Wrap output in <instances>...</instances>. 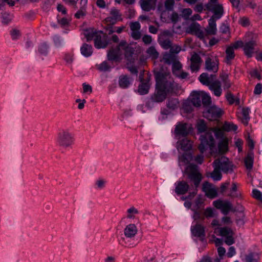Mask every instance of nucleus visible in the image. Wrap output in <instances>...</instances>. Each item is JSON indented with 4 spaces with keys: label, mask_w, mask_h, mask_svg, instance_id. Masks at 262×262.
<instances>
[{
    "label": "nucleus",
    "mask_w": 262,
    "mask_h": 262,
    "mask_svg": "<svg viewBox=\"0 0 262 262\" xmlns=\"http://www.w3.org/2000/svg\"><path fill=\"white\" fill-rule=\"evenodd\" d=\"M219 61L216 57H208L205 60V69L209 72L216 73L219 70Z\"/></svg>",
    "instance_id": "obj_12"
},
{
    "label": "nucleus",
    "mask_w": 262,
    "mask_h": 262,
    "mask_svg": "<svg viewBox=\"0 0 262 262\" xmlns=\"http://www.w3.org/2000/svg\"><path fill=\"white\" fill-rule=\"evenodd\" d=\"M181 63L178 60L176 62H174L173 64H172V70L173 74H176V72L178 71H179L182 68Z\"/></svg>",
    "instance_id": "obj_57"
},
{
    "label": "nucleus",
    "mask_w": 262,
    "mask_h": 262,
    "mask_svg": "<svg viewBox=\"0 0 262 262\" xmlns=\"http://www.w3.org/2000/svg\"><path fill=\"white\" fill-rule=\"evenodd\" d=\"M196 128L199 133H204L205 131H207V127L203 120H201L198 123Z\"/></svg>",
    "instance_id": "obj_49"
},
{
    "label": "nucleus",
    "mask_w": 262,
    "mask_h": 262,
    "mask_svg": "<svg viewBox=\"0 0 262 262\" xmlns=\"http://www.w3.org/2000/svg\"><path fill=\"white\" fill-rule=\"evenodd\" d=\"M215 232H219L220 235L225 237L232 234L231 229L228 227L217 228L215 230Z\"/></svg>",
    "instance_id": "obj_37"
},
{
    "label": "nucleus",
    "mask_w": 262,
    "mask_h": 262,
    "mask_svg": "<svg viewBox=\"0 0 262 262\" xmlns=\"http://www.w3.org/2000/svg\"><path fill=\"white\" fill-rule=\"evenodd\" d=\"M218 0H210L205 5L206 10L212 12L213 14L211 17L216 19H220L224 14L223 7L217 3Z\"/></svg>",
    "instance_id": "obj_4"
},
{
    "label": "nucleus",
    "mask_w": 262,
    "mask_h": 262,
    "mask_svg": "<svg viewBox=\"0 0 262 262\" xmlns=\"http://www.w3.org/2000/svg\"><path fill=\"white\" fill-rule=\"evenodd\" d=\"M229 139L225 138L223 140H219L217 144L219 152L221 154H224L229 150Z\"/></svg>",
    "instance_id": "obj_24"
},
{
    "label": "nucleus",
    "mask_w": 262,
    "mask_h": 262,
    "mask_svg": "<svg viewBox=\"0 0 262 262\" xmlns=\"http://www.w3.org/2000/svg\"><path fill=\"white\" fill-rule=\"evenodd\" d=\"M244 44V43H243V42L242 41L238 40V41H236L234 42V43L231 44V45L229 46V47H232L233 49L234 50H235L237 49L238 48H241V47L243 48Z\"/></svg>",
    "instance_id": "obj_61"
},
{
    "label": "nucleus",
    "mask_w": 262,
    "mask_h": 262,
    "mask_svg": "<svg viewBox=\"0 0 262 262\" xmlns=\"http://www.w3.org/2000/svg\"><path fill=\"white\" fill-rule=\"evenodd\" d=\"M192 234L196 237L204 238L205 234V228L201 224H197L191 228Z\"/></svg>",
    "instance_id": "obj_22"
},
{
    "label": "nucleus",
    "mask_w": 262,
    "mask_h": 262,
    "mask_svg": "<svg viewBox=\"0 0 262 262\" xmlns=\"http://www.w3.org/2000/svg\"><path fill=\"white\" fill-rule=\"evenodd\" d=\"M139 79L141 83L138 86V92L140 95H145L148 93L150 88L149 81H143V77L141 75L139 76Z\"/></svg>",
    "instance_id": "obj_29"
},
{
    "label": "nucleus",
    "mask_w": 262,
    "mask_h": 262,
    "mask_svg": "<svg viewBox=\"0 0 262 262\" xmlns=\"http://www.w3.org/2000/svg\"><path fill=\"white\" fill-rule=\"evenodd\" d=\"M187 34L195 35L199 38L203 37V31L201 30L200 25L196 22H192L185 29Z\"/></svg>",
    "instance_id": "obj_16"
},
{
    "label": "nucleus",
    "mask_w": 262,
    "mask_h": 262,
    "mask_svg": "<svg viewBox=\"0 0 262 262\" xmlns=\"http://www.w3.org/2000/svg\"><path fill=\"white\" fill-rule=\"evenodd\" d=\"M258 45L259 43L256 39H253L246 42L243 46V51L245 55L248 58L252 57L254 53H257Z\"/></svg>",
    "instance_id": "obj_8"
},
{
    "label": "nucleus",
    "mask_w": 262,
    "mask_h": 262,
    "mask_svg": "<svg viewBox=\"0 0 262 262\" xmlns=\"http://www.w3.org/2000/svg\"><path fill=\"white\" fill-rule=\"evenodd\" d=\"M157 0H140V5L141 9L146 12L155 9Z\"/></svg>",
    "instance_id": "obj_21"
},
{
    "label": "nucleus",
    "mask_w": 262,
    "mask_h": 262,
    "mask_svg": "<svg viewBox=\"0 0 262 262\" xmlns=\"http://www.w3.org/2000/svg\"><path fill=\"white\" fill-rule=\"evenodd\" d=\"M148 55L152 59H157L159 56V53L155 48L153 46L150 47L146 51Z\"/></svg>",
    "instance_id": "obj_46"
},
{
    "label": "nucleus",
    "mask_w": 262,
    "mask_h": 262,
    "mask_svg": "<svg viewBox=\"0 0 262 262\" xmlns=\"http://www.w3.org/2000/svg\"><path fill=\"white\" fill-rule=\"evenodd\" d=\"M124 51L125 58L128 61L127 64L134 63L137 57L134 55V49L133 47L129 46L126 41V44L122 48V51Z\"/></svg>",
    "instance_id": "obj_18"
},
{
    "label": "nucleus",
    "mask_w": 262,
    "mask_h": 262,
    "mask_svg": "<svg viewBox=\"0 0 262 262\" xmlns=\"http://www.w3.org/2000/svg\"><path fill=\"white\" fill-rule=\"evenodd\" d=\"M99 33V32H96L93 30H87L84 32V35L87 39V41H90L92 39L95 41V38Z\"/></svg>",
    "instance_id": "obj_39"
},
{
    "label": "nucleus",
    "mask_w": 262,
    "mask_h": 262,
    "mask_svg": "<svg viewBox=\"0 0 262 262\" xmlns=\"http://www.w3.org/2000/svg\"><path fill=\"white\" fill-rule=\"evenodd\" d=\"M137 232V229L135 224H129L124 229V234L127 237L131 238L134 237Z\"/></svg>",
    "instance_id": "obj_34"
},
{
    "label": "nucleus",
    "mask_w": 262,
    "mask_h": 262,
    "mask_svg": "<svg viewBox=\"0 0 262 262\" xmlns=\"http://www.w3.org/2000/svg\"><path fill=\"white\" fill-rule=\"evenodd\" d=\"M189 124L184 122H179L176 125L174 133L177 136L186 137L191 131Z\"/></svg>",
    "instance_id": "obj_14"
},
{
    "label": "nucleus",
    "mask_w": 262,
    "mask_h": 262,
    "mask_svg": "<svg viewBox=\"0 0 262 262\" xmlns=\"http://www.w3.org/2000/svg\"><path fill=\"white\" fill-rule=\"evenodd\" d=\"M186 171L188 175V179L194 184L195 189L191 192H189L188 198L191 199L193 198L197 193V188L200 185V183L202 179V174L199 171L198 167L194 164H190L187 166Z\"/></svg>",
    "instance_id": "obj_3"
},
{
    "label": "nucleus",
    "mask_w": 262,
    "mask_h": 262,
    "mask_svg": "<svg viewBox=\"0 0 262 262\" xmlns=\"http://www.w3.org/2000/svg\"><path fill=\"white\" fill-rule=\"evenodd\" d=\"M250 109L249 107H243L238 112L237 116L238 119L245 125H247L250 119L249 114Z\"/></svg>",
    "instance_id": "obj_20"
},
{
    "label": "nucleus",
    "mask_w": 262,
    "mask_h": 262,
    "mask_svg": "<svg viewBox=\"0 0 262 262\" xmlns=\"http://www.w3.org/2000/svg\"><path fill=\"white\" fill-rule=\"evenodd\" d=\"M179 101L176 98H170L167 102V106L171 109L174 110L178 107Z\"/></svg>",
    "instance_id": "obj_44"
},
{
    "label": "nucleus",
    "mask_w": 262,
    "mask_h": 262,
    "mask_svg": "<svg viewBox=\"0 0 262 262\" xmlns=\"http://www.w3.org/2000/svg\"><path fill=\"white\" fill-rule=\"evenodd\" d=\"M156 90L150 99L155 102H161L166 98L168 94L172 93L178 88L170 73L158 72L155 75Z\"/></svg>",
    "instance_id": "obj_1"
},
{
    "label": "nucleus",
    "mask_w": 262,
    "mask_h": 262,
    "mask_svg": "<svg viewBox=\"0 0 262 262\" xmlns=\"http://www.w3.org/2000/svg\"><path fill=\"white\" fill-rule=\"evenodd\" d=\"M254 162V152L249 150L244 159V163L247 169L251 170L253 168Z\"/></svg>",
    "instance_id": "obj_28"
},
{
    "label": "nucleus",
    "mask_w": 262,
    "mask_h": 262,
    "mask_svg": "<svg viewBox=\"0 0 262 262\" xmlns=\"http://www.w3.org/2000/svg\"><path fill=\"white\" fill-rule=\"evenodd\" d=\"M181 12L182 17L185 19L187 20L191 15L192 11L190 8H185L182 10Z\"/></svg>",
    "instance_id": "obj_51"
},
{
    "label": "nucleus",
    "mask_w": 262,
    "mask_h": 262,
    "mask_svg": "<svg viewBox=\"0 0 262 262\" xmlns=\"http://www.w3.org/2000/svg\"><path fill=\"white\" fill-rule=\"evenodd\" d=\"M204 215L206 217H212L214 215L213 209L212 208L208 207L204 211Z\"/></svg>",
    "instance_id": "obj_64"
},
{
    "label": "nucleus",
    "mask_w": 262,
    "mask_h": 262,
    "mask_svg": "<svg viewBox=\"0 0 262 262\" xmlns=\"http://www.w3.org/2000/svg\"><path fill=\"white\" fill-rule=\"evenodd\" d=\"M126 44L125 40H121L115 48H112L107 52V57L109 61L119 62L122 55V48Z\"/></svg>",
    "instance_id": "obj_5"
},
{
    "label": "nucleus",
    "mask_w": 262,
    "mask_h": 262,
    "mask_svg": "<svg viewBox=\"0 0 262 262\" xmlns=\"http://www.w3.org/2000/svg\"><path fill=\"white\" fill-rule=\"evenodd\" d=\"M81 54L84 57H88L93 54V48L91 45L84 43L80 48Z\"/></svg>",
    "instance_id": "obj_35"
},
{
    "label": "nucleus",
    "mask_w": 262,
    "mask_h": 262,
    "mask_svg": "<svg viewBox=\"0 0 262 262\" xmlns=\"http://www.w3.org/2000/svg\"><path fill=\"white\" fill-rule=\"evenodd\" d=\"M174 191L178 195H182L186 194L191 188L188 183L184 180H179L174 184Z\"/></svg>",
    "instance_id": "obj_15"
},
{
    "label": "nucleus",
    "mask_w": 262,
    "mask_h": 262,
    "mask_svg": "<svg viewBox=\"0 0 262 262\" xmlns=\"http://www.w3.org/2000/svg\"><path fill=\"white\" fill-rule=\"evenodd\" d=\"M223 129L226 132H235L237 129V126L232 122H226L222 126Z\"/></svg>",
    "instance_id": "obj_38"
},
{
    "label": "nucleus",
    "mask_w": 262,
    "mask_h": 262,
    "mask_svg": "<svg viewBox=\"0 0 262 262\" xmlns=\"http://www.w3.org/2000/svg\"><path fill=\"white\" fill-rule=\"evenodd\" d=\"M189 62L191 71L192 72H196L200 69L202 60L199 54L194 53L191 55Z\"/></svg>",
    "instance_id": "obj_11"
},
{
    "label": "nucleus",
    "mask_w": 262,
    "mask_h": 262,
    "mask_svg": "<svg viewBox=\"0 0 262 262\" xmlns=\"http://www.w3.org/2000/svg\"><path fill=\"white\" fill-rule=\"evenodd\" d=\"M224 131L222 127L221 128L215 127L209 129L204 134L201 135L200 138L201 143L198 147L200 151L204 153L208 150L211 155L216 152V149L213 134L217 139L221 140L227 138L224 135Z\"/></svg>",
    "instance_id": "obj_2"
},
{
    "label": "nucleus",
    "mask_w": 262,
    "mask_h": 262,
    "mask_svg": "<svg viewBox=\"0 0 262 262\" xmlns=\"http://www.w3.org/2000/svg\"><path fill=\"white\" fill-rule=\"evenodd\" d=\"M132 82V79L127 75H121L119 78V85L122 89L128 88Z\"/></svg>",
    "instance_id": "obj_26"
},
{
    "label": "nucleus",
    "mask_w": 262,
    "mask_h": 262,
    "mask_svg": "<svg viewBox=\"0 0 262 262\" xmlns=\"http://www.w3.org/2000/svg\"><path fill=\"white\" fill-rule=\"evenodd\" d=\"M221 79L223 83L224 88L228 89L231 86V83L229 79L228 75L226 73L222 74L221 76Z\"/></svg>",
    "instance_id": "obj_41"
},
{
    "label": "nucleus",
    "mask_w": 262,
    "mask_h": 262,
    "mask_svg": "<svg viewBox=\"0 0 262 262\" xmlns=\"http://www.w3.org/2000/svg\"><path fill=\"white\" fill-rule=\"evenodd\" d=\"M111 67L108 64V62L106 61L102 62L99 65L98 69L100 71L106 72L110 71Z\"/></svg>",
    "instance_id": "obj_50"
},
{
    "label": "nucleus",
    "mask_w": 262,
    "mask_h": 262,
    "mask_svg": "<svg viewBox=\"0 0 262 262\" xmlns=\"http://www.w3.org/2000/svg\"><path fill=\"white\" fill-rule=\"evenodd\" d=\"M237 189V185L235 183H233L232 187L230 190V193L227 194V196L231 197H236L237 195L236 194V192Z\"/></svg>",
    "instance_id": "obj_53"
},
{
    "label": "nucleus",
    "mask_w": 262,
    "mask_h": 262,
    "mask_svg": "<svg viewBox=\"0 0 262 262\" xmlns=\"http://www.w3.org/2000/svg\"><path fill=\"white\" fill-rule=\"evenodd\" d=\"M70 18L68 17H63L62 18H60L59 15L57 16V21L58 23L61 26V27H66L69 25L70 22Z\"/></svg>",
    "instance_id": "obj_47"
},
{
    "label": "nucleus",
    "mask_w": 262,
    "mask_h": 262,
    "mask_svg": "<svg viewBox=\"0 0 262 262\" xmlns=\"http://www.w3.org/2000/svg\"><path fill=\"white\" fill-rule=\"evenodd\" d=\"M109 45V40L106 35H103L101 31L95 38L94 46L97 49L106 48Z\"/></svg>",
    "instance_id": "obj_19"
},
{
    "label": "nucleus",
    "mask_w": 262,
    "mask_h": 262,
    "mask_svg": "<svg viewBox=\"0 0 262 262\" xmlns=\"http://www.w3.org/2000/svg\"><path fill=\"white\" fill-rule=\"evenodd\" d=\"M57 142L63 147H70L74 144V135L68 130H63L58 134Z\"/></svg>",
    "instance_id": "obj_6"
},
{
    "label": "nucleus",
    "mask_w": 262,
    "mask_h": 262,
    "mask_svg": "<svg viewBox=\"0 0 262 262\" xmlns=\"http://www.w3.org/2000/svg\"><path fill=\"white\" fill-rule=\"evenodd\" d=\"M214 168L212 172H208L206 174L207 177H210L214 181H219L222 179V174L221 171L216 166L212 165Z\"/></svg>",
    "instance_id": "obj_30"
},
{
    "label": "nucleus",
    "mask_w": 262,
    "mask_h": 262,
    "mask_svg": "<svg viewBox=\"0 0 262 262\" xmlns=\"http://www.w3.org/2000/svg\"><path fill=\"white\" fill-rule=\"evenodd\" d=\"M10 34L13 40H16L18 39L20 36V31L15 29L11 30Z\"/></svg>",
    "instance_id": "obj_60"
},
{
    "label": "nucleus",
    "mask_w": 262,
    "mask_h": 262,
    "mask_svg": "<svg viewBox=\"0 0 262 262\" xmlns=\"http://www.w3.org/2000/svg\"><path fill=\"white\" fill-rule=\"evenodd\" d=\"M141 26L138 21L132 22L130 24L131 31L140 30Z\"/></svg>",
    "instance_id": "obj_62"
},
{
    "label": "nucleus",
    "mask_w": 262,
    "mask_h": 262,
    "mask_svg": "<svg viewBox=\"0 0 262 262\" xmlns=\"http://www.w3.org/2000/svg\"><path fill=\"white\" fill-rule=\"evenodd\" d=\"M86 14V9L84 7H81L80 9L75 13V16L76 18L79 19Z\"/></svg>",
    "instance_id": "obj_54"
},
{
    "label": "nucleus",
    "mask_w": 262,
    "mask_h": 262,
    "mask_svg": "<svg viewBox=\"0 0 262 262\" xmlns=\"http://www.w3.org/2000/svg\"><path fill=\"white\" fill-rule=\"evenodd\" d=\"M216 19L210 18L208 20V26L206 32L209 35H215L217 31L216 21Z\"/></svg>",
    "instance_id": "obj_32"
},
{
    "label": "nucleus",
    "mask_w": 262,
    "mask_h": 262,
    "mask_svg": "<svg viewBox=\"0 0 262 262\" xmlns=\"http://www.w3.org/2000/svg\"><path fill=\"white\" fill-rule=\"evenodd\" d=\"M226 97L230 104H233L235 103L236 105H239L240 103L239 98H235L233 95L231 93H228Z\"/></svg>",
    "instance_id": "obj_40"
},
{
    "label": "nucleus",
    "mask_w": 262,
    "mask_h": 262,
    "mask_svg": "<svg viewBox=\"0 0 262 262\" xmlns=\"http://www.w3.org/2000/svg\"><path fill=\"white\" fill-rule=\"evenodd\" d=\"M209 89L213 91V94L217 97H220L222 93L221 82L219 80L214 81L210 85Z\"/></svg>",
    "instance_id": "obj_27"
},
{
    "label": "nucleus",
    "mask_w": 262,
    "mask_h": 262,
    "mask_svg": "<svg viewBox=\"0 0 262 262\" xmlns=\"http://www.w3.org/2000/svg\"><path fill=\"white\" fill-rule=\"evenodd\" d=\"M201 101L205 105L210 104L211 102V98L209 95L204 92H201Z\"/></svg>",
    "instance_id": "obj_45"
},
{
    "label": "nucleus",
    "mask_w": 262,
    "mask_h": 262,
    "mask_svg": "<svg viewBox=\"0 0 262 262\" xmlns=\"http://www.w3.org/2000/svg\"><path fill=\"white\" fill-rule=\"evenodd\" d=\"M1 18L2 23L4 25H7L11 21L12 17L10 14L5 12L1 13Z\"/></svg>",
    "instance_id": "obj_42"
},
{
    "label": "nucleus",
    "mask_w": 262,
    "mask_h": 262,
    "mask_svg": "<svg viewBox=\"0 0 262 262\" xmlns=\"http://www.w3.org/2000/svg\"><path fill=\"white\" fill-rule=\"evenodd\" d=\"M252 196L258 200L262 201V193L260 191L256 189L253 190Z\"/></svg>",
    "instance_id": "obj_58"
},
{
    "label": "nucleus",
    "mask_w": 262,
    "mask_h": 262,
    "mask_svg": "<svg viewBox=\"0 0 262 262\" xmlns=\"http://www.w3.org/2000/svg\"><path fill=\"white\" fill-rule=\"evenodd\" d=\"M220 31L226 35L230 34V28L227 24H222L220 27Z\"/></svg>",
    "instance_id": "obj_52"
},
{
    "label": "nucleus",
    "mask_w": 262,
    "mask_h": 262,
    "mask_svg": "<svg viewBox=\"0 0 262 262\" xmlns=\"http://www.w3.org/2000/svg\"><path fill=\"white\" fill-rule=\"evenodd\" d=\"M191 104L195 106L199 107L201 105V91L197 92L194 91L192 93L191 95Z\"/></svg>",
    "instance_id": "obj_33"
},
{
    "label": "nucleus",
    "mask_w": 262,
    "mask_h": 262,
    "mask_svg": "<svg viewBox=\"0 0 262 262\" xmlns=\"http://www.w3.org/2000/svg\"><path fill=\"white\" fill-rule=\"evenodd\" d=\"M226 58H225V62L228 64H230L231 63V61L235 57V53L234 50L233 49L232 47H227L226 50Z\"/></svg>",
    "instance_id": "obj_36"
},
{
    "label": "nucleus",
    "mask_w": 262,
    "mask_h": 262,
    "mask_svg": "<svg viewBox=\"0 0 262 262\" xmlns=\"http://www.w3.org/2000/svg\"><path fill=\"white\" fill-rule=\"evenodd\" d=\"M164 62L167 64H173L174 62L177 60V56L174 54H167L164 55L163 57Z\"/></svg>",
    "instance_id": "obj_43"
},
{
    "label": "nucleus",
    "mask_w": 262,
    "mask_h": 262,
    "mask_svg": "<svg viewBox=\"0 0 262 262\" xmlns=\"http://www.w3.org/2000/svg\"><path fill=\"white\" fill-rule=\"evenodd\" d=\"M170 34V32L168 31H164L163 33V35L160 36L159 37V42L160 45L164 49H168L171 47V41L167 38H165L164 36H168Z\"/></svg>",
    "instance_id": "obj_23"
},
{
    "label": "nucleus",
    "mask_w": 262,
    "mask_h": 262,
    "mask_svg": "<svg viewBox=\"0 0 262 262\" xmlns=\"http://www.w3.org/2000/svg\"><path fill=\"white\" fill-rule=\"evenodd\" d=\"M173 31L174 33L178 34H182L183 32L181 26L175 24L173 26Z\"/></svg>",
    "instance_id": "obj_63"
},
{
    "label": "nucleus",
    "mask_w": 262,
    "mask_h": 262,
    "mask_svg": "<svg viewBox=\"0 0 262 262\" xmlns=\"http://www.w3.org/2000/svg\"><path fill=\"white\" fill-rule=\"evenodd\" d=\"M215 77V75H211L209 76L206 73H203L200 75L199 77V81L203 85H207L209 87L210 84L213 82L212 79Z\"/></svg>",
    "instance_id": "obj_25"
},
{
    "label": "nucleus",
    "mask_w": 262,
    "mask_h": 262,
    "mask_svg": "<svg viewBox=\"0 0 262 262\" xmlns=\"http://www.w3.org/2000/svg\"><path fill=\"white\" fill-rule=\"evenodd\" d=\"M38 52L42 55L46 56L48 52V46L46 43H41L38 47Z\"/></svg>",
    "instance_id": "obj_48"
},
{
    "label": "nucleus",
    "mask_w": 262,
    "mask_h": 262,
    "mask_svg": "<svg viewBox=\"0 0 262 262\" xmlns=\"http://www.w3.org/2000/svg\"><path fill=\"white\" fill-rule=\"evenodd\" d=\"M203 191L209 199H214L217 196V191L215 187L208 182H205L203 183Z\"/></svg>",
    "instance_id": "obj_17"
},
{
    "label": "nucleus",
    "mask_w": 262,
    "mask_h": 262,
    "mask_svg": "<svg viewBox=\"0 0 262 262\" xmlns=\"http://www.w3.org/2000/svg\"><path fill=\"white\" fill-rule=\"evenodd\" d=\"M177 144L178 147L180 148L184 151L189 150L192 147V143L191 141L186 138H184L183 139L179 140L177 142Z\"/></svg>",
    "instance_id": "obj_31"
},
{
    "label": "nucleus",
    "mask_w": 262,
    "mask_h": 262,
    "mask_svg": "<svg viewBox=\"0 0 262 262\" xmlns=\"http://www.w3.org/2000/svg\"><path fill=\"white\" fill-rule=\"evenodd\" d=\"M174 4V0H166L164 3L166 10L171 11L173 9Z\"/></svg>",
    "instance_id": "obj_55"
},
{
    "label": "nucleus",
    "mask_w": 262,
    "mask_h": 262,
    "mask_svg": "<svg viewBox=\"0 0 262 262\" xmlns=\"http://www.w3.org/2000/svg\"><path fill=\"white\" fill-rule=\"evenodd\" d=\"M191 104L190 101L184 103L183 105V110L186 113H191L193 111Z\"/></svg>",
    "instance_id": "obj_56"
},
{
    "label": "nucleus",
    "mask_w": 262,
    "mask_h": 262,
    "mask_svg": "<svg viewBox=\"0 0 262 262\" xmlns=\"http://www.w3.org/2000/svg\"><path fill=\"white\" fill-rule=\"evenodd\" d=\"M212 165L216 166L220 170L225 173H231L233 171V164L226 157L215 159Z\"/></svg>",
    "instance_id": "obj_7"
},
{
    "label": "nucleus",
    "mask_w": 262,
    "mask_h": 262,
    "mask_svg": "<svg viewBox=\"0 0 262 262\" xmlns=\"http://www.w3.org/2000/svg\"><path fill=\"white\" fill-rule=\"evenodd\" d=\"M223 114V111L215 106L210 107L205 114V117L211 121L216 120L220 118Z\"/></svg>",
    "instance_id": "obj_13"
},
{
    "label": "nucleus",
    "mask_w": 262,
    "mask_h": 262,
    "mask_svg": "<svg viewBox=\"0 0 262 262\" xmlns=\"http://www.w3.org/2000/svg\"><path fill=\"white\" fill-rule=\"evenodd\" d=\"M214 206L221 210L224 215H227L232 209V205L228 201L217 200L213 201Z\"/></svg>",
    "instance_id": "obj_10"
},
{
    "label": "nucleus",
    "mask_w": 262,
    "mask_h": 262,
    "mask_svg": "<svg viewBox=\"0 0 262 262\" xmlns=\"http://www.w3.org/2000/svg\"><path fill=\"white\" fill-rule=\"evenodd\" d=\"M6 4H7L10 6H13L14 5V2L12 0H0V10L3 9Z\"/></svg>",
    "instance_id": "obj_59"
},
{
    "label": "nucleus",
    "mask_w": 262,
    "mask_h": 262,
    "mask_svg": "<svg viewBox=\"0 0 262 262\" xmlns=\"http://www.w3.org/2000/svg\"><path fill=\"white\" fill-rule=\"evenodd\" d=\"M122 14L120 10L116 8H112L110 12V16L105 18L104 21L108 25L112 26L118 21H122Z\"/></svg>",
    "instance_id": "obj_9"
}]
</instances>
